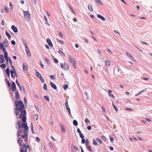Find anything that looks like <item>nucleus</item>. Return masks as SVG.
I'll return each instance as SVG.
<instances>
[{"instance_id":"1","label":"nucleus","mask_w":152,"mask_h":152,"mask_svg":"<svg viewBox=\"0 0 152 152\" xmlns=\"http://www.w3.org/2000/svg\"><path fill=\"white\" fill-rule=\"evenodd\" d=\"M15 105L16 108L19 109L20 112V118H21L22 120L23 123L25 122L26 121V112L25 109V106L23 102L21 101H16Z\"/></svg>"},{"instance_id":"2","label":"nucleus","mask_w":152,"mask_h":152,"mask_svg":"<svg viewBox=\"0 0 152 152\" xmlns=\"http://www.w3.org/2000/svg\"><path fill=\"white\" fill-rule=\"evenodd\" d=\"M18 126L20 129L17 132L18 136H21V135L24 134H28L27 131L28 130V128L26 124L22 123L21 121H19L18 122Z\"/></svg>"},{"instance_id":"3","label":"nucleus","mask_w":152,"mask_h":152,"mask_svg":"<svg viewBox=\"0 0 152 152\" xmlns=\"http://www.w3.org/2000/svg\"><path fill=\"white\" fill-rule=\"evenodd\" d=\"M24 17L26 20H29L31 19L30 14L29 12L23 11Z\"/></svg>"},{"instance_id":"4","label":"nucleus","mask_w":152,"mask_h":152,"mask_svg":"<svg viewBox=\"0 0 152 152\" xmlns=\"http://www.w3.org/2000/svg\"><path fill=\"white\" fill-rule=\"evenodd\" d=\"M28 141H24V140L22 139L20 137H19V139L18 141V143L19 145H22L26 144V142H27Z\"/></svg>"},{"instance_id":"5","label":"nucleus","mask_w":152,"mask_h":152,"mask_svg":"<svg viewBox=\"0 0 152 152\" xmlns=\"http://www.w3.org/2000/svg\"><path fill=\"white\" fill-rule=\"evenodd\" d=\"M69 58L70 62L72 64L74 67L76 69V67L75 66L76 65V63L75 59L72 57L70 55L69 56Z\"/></svg>"},{"instance_id":"6","label":"nucleus","mask_w":152,"mask_h":152,"mask_svg":"<svg viewBox=\"0 0 152 152\" xmlns=\"http://www.w3.org/2000/svg\"><path fill=\"white\" fill-rule=\"evenodd\" d=\"M61 67L63 69L65 70H67L68 69L69 66L68 64L66 63L63 64H60Z\"/></svg>"},{"instance_id":"7","label":"nucleus","mask_w":152,"mask_h":152,"mask_svg":"<svg viewBox=\"0 0 152 152\" xmlns=\"http://www.w3.org/2000/svg\"><path fill=\"white\" fill-rule=\"evenodd\" d=\"M23 69L24 72L25 73H27L28 72V66L26 63H23Z\"/></svg>"},{"instance_id":"8","label":"nucleus","mask_w":152,"mask_h":152,"mask_svg":"<svg viewBox=\"0 0 152 152\" xmlns=\"http://www.w3.org/2000/svg\"><path fill=\"white\" fill-rule=\"evenodd\" d=\"M19 137H20L21 138L23 139L24 140V141H28V135L27 134H24L23 135H21V136H18V138L19 139Z\"/></svg>"},{"instance_id":"9","label":"nucleus","mask_w":152,"mask_h":152,"mask_svg":"<svg viewBox=\"0 0 152 152\" xmlns=\"http://www.w3.org/2000/svg\"><path fill=\"white\" fill-rule=\"evenodd\" d=\"M23 146V149H22L20 150V152H24V150H25V149H26L27 148H29V145H28L27 146V145H26V144H25L24 145H22Z\"/></svg>"},{"instance_id":"10","label":"nucleus","mask_w":152,"mask_h":152,"mask_svg":"<svg viewBox=\"0 0 152 152\" xmlns=\"http://www.w3.org/2000/svg\"><path fill=\"white\" fill-rule=\"evenodd\" d=\"M3 43L5 47L6 48L8 46V42L7 39L5 40Z\"/></svg>"},{"instance_id":"11","label":"nucleus","mask_w":152,"mask_h":152,"mask_svg":"<svg viewBox=\"0 0 152 152\" xmlns=\"http://www.w3.org/2000/svg\"><path fill=\"white\" fill-rule=\"evenodd\" d=\"M47 42L50 47H53V44L49 39L48 38L47 39Z\"/></svg>"},{"instance_id":"12","label":"nucleus","mask_w":152,"mask_h":152,"mask_svg":"<svg viewBox=\"0 0 152 152\" xmlns=\"http://www.w3.org/2000/svg\"><path fill=\"white\" fill-rule=\"evenodd\" d=\"M4 61V56L3 55H0V63H3Z\"/></svg>"},{"instance_id":"13","label":"nucleus","mask_w":152,"mask_h":152,"mask_svg":"<svg viewBox=\"0 0 152 152\" xmlns=\"http://www.w3.org/2000/svg\"><path fill=\"white\" fill-rule=\"evenodd\" d=\"M11 28L14 32L17 33L18 32V30L17 28L15 26L12 25V26Z\"/></svg>"},{"instance_id":"14","label":"nucleus","mask_w":152,"mask_h":152,"mask_svg":"<svg viewBox=\"0 0 152 152\" xmlns=\"http://www.w3.org/2000/svg\"><path fill=\"white\" fill-rule=\"evenodd\" d=\"M12 90L13 91H15L16 90V85L14 82H13L12 83Z\"/></svg>"},{"instance_id":"15","label":"nucleus","mask_w":152,"mask_h":152,"mask_svg":"<svg viewBox=\"0 0 152 152\" xmlns=\"http://www.w3.org/2000/svg\"><path fill=\"white\" fill-rule=\"evenodd\" d=\"M97 16L99 18L101 19L103 21H105V18L104 17L99 14H97Z\"/></svg>"},{"instance_id":"16","label":"nucleus","mask_w":152,"mask_h":152,"mask_svg":"<svg viewBox=\"0 0 152 152\" xmlns=\"http://www.w3.org/2000/svg\"><path fill=\"white\" fill-rule=\"evenodd\" d=\"M14 110H15V115L16 116H17L19 115V109L16 107L14 109Z\"/></svg>"},{"instance_id":"17","label":"nucleus","mask_w":152,"mask_h":152,"mask_svg":"<svg viewBox=\"0 0 152 152\" xmlns=\"http://www.w3.org/2000/svg\"><path fill=\"white\" fill-rule=\"evenodd\" d=\"M50 84L51 86L54 89H56L57 88V87L56 85L52 82H50Z\"/></svg>"},{"instance_id":"18","label":"nucleus","mask_w":152,"mask_h":152,"mask_svg":"<svg viewBox=\"0 0 152 152\" xmlns=\"http://www.w3.org/2000/svg\"><path fill=\"white\" fill-rule=\"evenodd\" d=\"M15 98L16 99H18L19 98V94L18 92L16 91L15 92Z\"/></svg>"},{"instance_id":"19","label":"nucleus","mask_w":152,"mask_h":152,"mask_svg":"<svg viewBox=\"0 0 152 152\" xmlns=\"http://www.w3.org/2000/svg\"><path fill=\"white\" fill-rule=\"evenodd\" d=\"M69 6L70 9L71 10L73 13L75 15H76V14L74 11V10L72 7L71 5L70 4H69Z\"/></svg>"},{"instance_id":"20","label":"nucleus","mask_w":152,"mask_h":152,"mask_svg":"<svg viewBox=\"0 0 152 152\" xmlns=\"http://www.w3.org/2000/svg\"><path fill=\"white\" fill-rule=\"evenodd\" d=\"M6 74H7V75L9 77L10 76V69L9 68H7L6 70Z\"/></svg>"},{"instance_id":"21","label":"nucleus","mask_w":152,"mask_h":152,"mask_svg":"<svg viewBox=\"0 0 152 152\" xmlns=\"http://www.w3.org/2000/svg\"><path fill=\"white\" fill-rule=\"evenodd\" d=\"M78 150V148L77 147L75 146H74L73 147V148L72 149V151L73 152H75L76 150Z\"/></svg>"},{"instance_id":"22","label":"nucleus","mask_w":152,"mask_h":152,"mask_svg":"<svg viewBox=\"0 0 152 152\" xmlns=\"http://www.w3.org/2000/svg\"><path fill=\"white\" fill-rule=\"evenodd\" d=\"M105 64L107 66H109L110 65V62L108 61H106L105 62Z\"/></svg>"},{"instance_id":"23","label":"nucleus","mask_w":152,"mask_h":152,"mask_svg":"<svg viewBox=\"0 0 152 152\" xmlns=\"http://www.w3.org/2000/svg\"><path fill=\"white\" fill-rule=\"evenodd\" d=\"M88 8L89 10L91 11V12L93 11V9L92 6L91 5H90V4L88 5Z\"/></svg>"},{"instance_id":"24","label":"nucleus","mask_w":152,"mask_h":152,"mask_svg":"<svg viewBox=\"0 0 152 152\" xmlns=\"http://www.w3.org/2000/svg\"><path fill=\"white\" fill-rule=\"evenodd\" d=\"M9 62L10 63V65L11 66L12 68V69H15L13 65L12 64V62L11 61V60L10 58Z\"/></svg>"},{"instance_id":"25","label":"nucleus","mask_w":152,"mask_h":152,"mask_svg":"<svg viewBox=\"0 0 152 152\" xmlns=\"http://www.w3.org/2000/svg\"><path fill=\"white\" fill-rule=\"evenodd\" d=\"M36 75L39 78L42 77L41 74L37 72L36 73Z\"/></svg>"},{"instance_id":"26","label":"nucleus","mask_w":152,"mask_h":152,"mask_svg":"<svg viewBox=\"0 0 152 152\" xmlns=\"http://www.w3.org/2000/svg\"><path fill=\"white\" fill-rule=\"evenodd\" d=\"M14 71H15V69H12V70L10 71V73H11V76L12 77H14V75H13V72H14Z\"/></svg>"},{"instance_id":"27","label":"nucleus","mask_w":152,"mask_h":152,"mask_svg":"<svg viewBox=\"0 0 152 152\" xmlns=\"http://www.w3.org/2000/svg\"><path fill=\"white\" fill-rule=\"evenodd\" d=\"M0 67L4 69L6 67V65L5 64H1L0 65Z\"/></svg>"},{"instance_id":"28","label":"nucleus","mask_w":152,"mask_h":152,"mask_svg":"<svg viewBox=\"0 0 152 152\" xmlns=\"http://www.w3.org/2000/svg\"><path fill=\"white\" fill-rule=\"evenodd\" d=\"M34 118L36 120H37L38 118V115L37 114H35L34 116Z\"/></svg>"},{"instance_id":"29","label":"nucleus","mask_w":152,"mask_h":152,"mask_svg":"<svg viewBox=\"0 0 152 152\" xmlns=\"http://www.w3.org/2000/svg\"><path fill=\"white\" fill-rule=\"evenodd\" d=\"M73 124L75 126H77L78 125V123L76 120H74L73 121Z\"/></svg>"},{"instance_id":"30","label":"nucleus","mask_w":152,"mask_h":152,"mask_svg":"<svg viewBox=\"0 0 152 152\" xmlns=\"http://www.w3.org/2000/svg\"><path fill=\"white\" fill-rule=\"evenodd\" d=\"M58 52L61 56L64 55V56H65V55L64 53L60 50H59Z\"/></svg>"},{"instance_id":"31","label":"nucleus","mask_w":152,"mask_h":152,"mask_svg":"<svg viewBox=\"0 0 152 152\" xmlns=\"http://www.w3.org/2000/svg\"><path fill=\"white\" fill-rule=\"evenodd\" d=\"M25 48H26V52L29 51V49L28 47H27L26 44H25Z\"/></svg>"},{"instance_id":"32","label":"nucleus","mask_w":152,"mask_h":152,"mask_svg":"<svg viewBox=\"0 0 152 152\" xmlns=\"http://www.w3.org/2000/svg\"><path fill=\"white\" fill-rule=\"evenodd\" d=\"M63 88L64 90H66L68 88V86L66 84H65L63 86Z\"/></svg>"},{"instance_id":"33","label":"nucleus","mask_w":152,"mask_h":152,"mask_svg":"<svg viewBox=\"0 0 152 152\" xmlns=\"http://www.w3.org/2000/svg\"><path fill=\"white\" fill-rule=\"evenodd\" d=\"M43 88L44 90H47V86L46 84L45 83L44 84L43 86Z\"/></svg>"},{"instance_id":"34","label":"nucleus","mask_w":152,"mask_h":152,"mask_svg":"<svg viewBox=\"0 0 152 152\" xmlns=\"http://www.w3.org/2000/svg\"><path fill=\"white\" fill-rule=\"evenodd\" d=\"M112 105L113 107L114 108V109H115V111H116V112H117L118 111V108L116 107L114 105V104L113 103H112Z\"/></svg>"},{"instance_id":"35","label":"nucleus","mask_w":152,"mask_h":152,"mask_svg":"<svg viewBox=\"0 0 152 152\" xmlns=\"http://www.w3.org/2000/svg\"><path fill=\"white\" fill-rule=\"evenodd\" d=\"M16 83L17 84V85L20 88V90H21V87H20V84H19V82H18V79H17L16 81Z\"/></svg>"},{"instance_id":"36","label":"nucleus","mask_w":152,"mask_h":152,"mask_svg":"<svg viewBox=\"0 0 152 152\" xmlns=\"http://www.w3.org/2000/svg\"><path fill=\"white\" fill-rule=\"evenodd\" d=\"M9 6L10 7V9L11 10H12L13 6H12V4L11 3V2H10L9 3Z\"/></svg>"},{"instance_id":"37","label":"nucleus","mask_w":152,"mask_h":152,"mask_svg":"<svg viewBox=\"0 0 152 152\" xmlns=\"http://www.w3.org/2000/svg\"><path fill=\"white\" fill-rule=\"evenodd\" d=\"M61 129H62V131L64 132H65L66 131V130H65V128L64 126H61Z\"/></svg>"},{"instance_id":"38","label":"nucleus","mask_w":152,"mask_h":152,"mask_svg":"<svg viewBox=\"0 0 152 152\" xmlns=\"http://www.w3.org/2000/svg\"><path fill=\"white\" fill-rule=\"evenodd\" d=\"M96 1L97 4H102V2L101 0H95Z\"/></svg>"},{"instance_id":"39","label":"nucleus","mask_w":152,"mask_h":152,"mask_svg":"<svg viewBox=\"0 0 152 152\" xmlns=\"http://www.w3.org/2000/svg\"><path fill=\"white\" fill-rule=\"evenodd\" d=\"M4 56L5 58H6L8 57V53L7 52H5L4 53Z\"/></svg>"},{"instance_id":"40","label":"nucleus","mask_w":152,"mask_h":152,"mask_svg":"<svg viewBox=\"0 0 152 152\" xmlns=\"http://www.w3.org/2000/svg\"><path fill=\"white\" fill-rule=\"evenodd\" d=\"M66 108L67 110L69 112V114L71 115V112L70 110V109L69 108V106L66 107Z\"/></svg>"},{"instance_id":"41","label":"nucleus","mask_w":152,"mask_h":152,"mask_svg":"<svg viewBox=\"0 0 152 152\" xmlns=\"http://www.w3.org/2000/svg\"><path fill=\"white\" fill-rule=\"evenodd\" d=\"M96 140L99 143H102V141L99 138H96Z\"/></svg>"},{"instance_id":"42","label":"nucleus","mask_w":152,"mask_h":152,"mask_svg":"<svg viewBox=\"0 0 152 152\" xmlns=\"http://www.w3.org/2000/svg\"><path fill=\"white\" fill-rule=\"evenodd\" d=\"M86 146L88 150L90 151H91L92 150V149H91L89 147V146H88V145H86Z\"/></svg>"},{"instance_id":"43","label":"nucleus","mask_w":152,"mask_h":152,"mask_svg":"<svg viewBox=\"0 0 152 152\" xmlns=\"http://www.w3.org/2000/svg\"><path fill=\"white\" fill-rule=\"evenodd\" d=\"M85 121L86 123H89L90 122V120L87 118H86L85 119Z\"/></svg>"},{"instance_id":"44","label":"nucleus","mask_w":152,"mask_h":152,"mask_svg":"<svg viewBox=\"0 0 152 152\" xmlns=\"http://www.w3.org/2000/svg\"><path fill=\"white\" fill-rule=\"evenodd\" d=\"M44 97L45 98V99L48 101H49V99L48 96H44Z\"/></svg>"},{"instance_id":"45","label":"nucleus","mask_w":152,"mask_h":152,"mask_svg":"<svg viewBox=\"0 0 152 152\" xmlns=\"http://www.w3.org/2000/svg\"><path fill=\"white\" fill-rule=\"evenodd\" d=\"M4 10L5 11L7 12H8L9 10L7 6H5L4 7Z\"/></svg>"},{"instance_id":"46","label":"nucleus","mask_w":152,"mask_h":152,"mask_svg":"<svg viewBox=\"0 0 152 152\" xmlns=\"http://www.w3.org/2000/svg\"><path fill=\"white\" fill-rule=\"evenodd\" d=\"M10 58L9 57H7V58H5L6 60V61H7V64H8V61H9Z\"/></svg>"},{"instance_id":"47","label":"nucleus","mask_w":152,"mask_h":152,"mask_svg":"<svg viewBox=\"0 0 152 152\" xmlns=\"http://www.w3.org/2000/svg\"><path fill=\"white\" fill-rule=\"evenodd\" d=\"M36 140L38 142H39L40 141V140L38 137H36Z\"/></svg>"},{"instance_id":"48","label":"nucleus","mask_w":152,"mask_h":152,"mask_svg":"<svg viewBox=\"0 0 152 152\" xmlns=\"http://www.w3.org/2000/svg\"><path fill=\"white\" fill-rule=\"evenodd\" d=\"M109 95L110 97H111L113 98H115V97L114 96V95L112 94H109Z\"/></svg>"},{"instance_id":"49","label":"nucleus","mask_w":152,"mask_h":152,"mask_svg":"<svg viewBox=\"0 0 152 152\" xmlns=\"http://www.w3.org/2000/svg\"><path fill=\"white\" fill-rule=\"evenodd\" d=\"M93 144L94 145H96L97 144V143L96 141L95 140H93Z\"/></svg>"},{"instance_id":"50","label":"nucleus","mask_w":152,"mask_h":152,"mask_svg":"<svg viewBox=\"0 0 152 152\" xmlns=\"http://www.w3.org/2000/svg\"><path fill=\"white\" fill-rule=\"evenodd\" d=\"M26 53L28 56L30 57L31 56V54L30 51L26 52Z\"/></svg>"},{"instance_id":"51","label":"nucleus","mask_w":152,"mask_h":152,"mask_svg":"<svg viewBox=\"0 0 152 152\" xmlns=\"http://www.w3.org/2000/svg\"><path fill=\"white\" fill-rule=\"evenodd\" d=\"M4 44H3V43H2V42H1L0 43V48L1 49L3 48H4Z\"/></svg>"},{"instance_id":"52","label":"nucleus","mask_w":152,"mask_h":152,"mask_svg":"<svg viewBox=\"0 0 152 152\" xmlns=\"http://www.w3.org/2000/svg\"><path fill=\"white\" fill-rule=\"evenodd\" d=\"M45 61L47 62L48 64H49V60L46 58H45Z\"/></svg>"},{"instance_id":"53","label":"nucleus","mask_w":152,"mask_h":152,"mask_svg":"<svg viewBox=\"0 0 152 152\" xmlns=\"http://www.w3.org/2000/svg\"><path fill=\"white\" fill-rule=\"evenodd\" d=\"M6 35L8 37H10L11 36L10 34L7 32H6Z\"/></svg>"},{"instance_id":"54","label":"nucleus","mask_w":152,"mask_h":152,"mask_svg":"<svg viewBox=\"0 0 152 152\" xmlns=\"http://www.w3.org/2000/svg\"><path fill=\"white\" fill-rule=\"evenodd\" d=\"M80 137L81 138H84V135L82 133H81L79 134Z\"/></svg>"},{"instance_id":"55","label":"nucleus","mask_w":152,"mask_h":152,"mask_svg":"<svg viewBox=\"0 0 152 152\" xmlns=\"http://www.w3.org/2000/svg\"><path fill=\"white\" fill-rule=\"evenodd\" d=\"M81 142L82 144H84L85 142V140L84 138H82Z\"/></svg>"},{"instance_id":"56","label":"nucleus","mask_w":152,"mask_h":152,"mask_svg":"<svg viewBox=\"0 0 152 152\" xmlns=\"http://www.w3.org/2000/svg\"><path fill=\"white\" fill-rule=\"evenodd\" d=\"M59 35L61 38H63V35H62V34L61 32H59Z\"/></svg>"},{"instance_id":"57","label":"nucleus","mask_w":152,"mask_h":152,"mask_svg":"<svg viewBox=\"0 0 152 152\" xmlns=\"http://www.w3.org/2000/svg\"><path fill=\"white\" fill-rule=\"evenodd\" d=\"M39 78H40V79L41 80V81L42 83H43L44 82V79L42 78V77H41Z\"/></svg>"},{"instance_id":"58","label":"nucleus","mask_w":152,"mask_h":152,"mask_svg":"<svg viewBox=\"0 0 152 152\" xmlns=\"http://www.w3.org/2000/svg\"><path fill=\"white\" fill-rule=\"evenodd\" d=\"M39 64L40 65V66H41V67H42V68H44V65L42 64L41 61H40V62H39Z\"/></svg>"},{"instance_id":"59","label":"nucleus","mask_w":152,"mask_h":152,"mask_svg":"<svg viewBox=\"0 0 152 152\" xmlns=\"http://www.w3.org/2000/svg\"><path fill=\"white\" fill-rule=\"evenodd\" d=\"M77 132L79 133V134L81 133V131H80V129H79V128H78L77 129Z\"/></svg>"},{"instance_id":"60","label":"nucleus","mask_w":152,"mask_h":152,"mask_svg":"<svg viewBox=\"0 0 152 152\" xmlns=\"http://www.w3.org/2000/svg\"><path fill=\"white\" fill-rule=\"evenodd\" d=\"M11 43L13 45H15V42L14 40H12L11 41Z\"/></svg>"},{"instance_id":"61","label":"nucleus","mask_w":152,"mask_h":152,"mask_svg":"<svg viewBox=\"0 0 152 152\" xmlns=\"http://www.w3.org/2000/svg\"><path fill=\"white\" fill-rule=\"evenodd\" d=\"M7 84L8 87H10V84L9 81H7Z\"/></svg>"},{"instance_id":"62","label":"nucleus","mask_w":152,"mask_h":152,"mask_svg":"<svg viewBox=\"0 0 152 152\" xmlns=\"http://www.w3.org/2000/svg\"><path fill=\"white\" fill-rule=\"evenodd\" d=\"M102 139L104 140V141H105L106 140V137H105V136H102Z\"/></svg>"},{"instance_id":"63","label":"nucleus","mask_w":152,"mask_h":152,"mask_svg":"<svg viewBox=\"0 0 152 152\" xmlns=\"http://www.w3.org/2000/svg\"><path fill=\"white\" fill-rule=\"evenodd\" d=\"M129 57L131 59H132V60L133 61L134 60V58L132 56L129 55Z\"/></svg>"},{"instance_id":"64","label":"nucleus","mask_w":152,"mask_h":152,"mask_svg":"<svg viewBox=\"0 0 152 152\" xmlns=\"http://www.w3.org/2000/svg\"><path fill=\"white\" fill-rule=\"evenodd\" d=\"M87 129L88 130H90L91 129V126H88L87 127Z\"/></svg>"}]
</instances>
